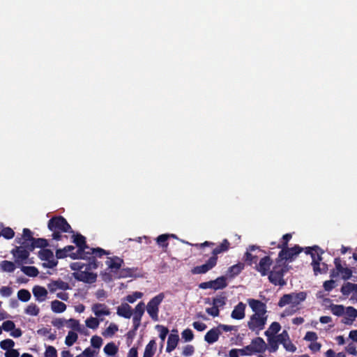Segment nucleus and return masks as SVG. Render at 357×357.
I'll list each match as a JSON object with an SVG mask.
<instances>
[{
	"instance_id": "obj_28",
	"label": "nucleus",
	"mask_w": 357,
	"mask_h": 357,
	"mask_svg": "<svg viewBox=\"0 0 357 357\" xmlns=\"http://www.w3.org/2000/svg\"><path fill=\"white\" fill-rule=\"evenodd\" d=\"M256 250H259V247H257L256 245H250L247 249V252H245V261H248L250 264L257 263V257L255 255H253L252 254V252H253Z\"/></svg>"
},
{
	"instance_id": "obj_56",
	"label": "nucleus",
	"mask_w": 357,
	"mask_h": 357,
	"mask_svg": "<svg viewBox=\"0 0 357 357\" xmlns=\"http://www.w3.org/2000/svg\"><path fill=\"white\" fill-rule=\"evenodd\" d=\"M225 305V298L223 296H218L213 298V305L219 308L223 307Z\"/></svg>"
},
{
	"instance_id": "obj_14",
	"label": "nucleus",
	"mask_w": 357,
	"mask_h": 357,
	"mask_svg": "<svg viewBox=\"0 0 357 357\" xmlns=\"http://www.w3.org/2000/svg\"><path fill=\"white\" fill-rule=\"evenodd\" d=\"M91 311L94 315L102 321V317L110 314L109 308L104 303H96L91 305Z\"/></svg>"
},
{
	"instance_id": "obj_53",
	"label": "nucleus",
	"mask_w": 357,
	"mask_h": 357,
	"mask_svg": "<svg viewBox=\"0 0 357 357\" xmlns=\"http://www.w3.org/2000/svg\"><path fill=\"white\" fill-rule=\"evenodd\" d=\"M15 323L12 321H9V320L4 321L1 326L2 330L7 331V332H8V331L11 332L13 330L15 329Z\"/></svg>"
},
{
	"instance_id": "obj_51",
	"label": "nucleus",
	"mask_w": 357,
	"mask_h": 357,
	"mask_svg": "<svg viewBox=\"0 0 357 357\" xmlns=\"http://www.w3.org/2000/svg\"><path fill=\"white\" fill-rule=\"evenodd\" d=\"M91 344L95 349H99L102 346V340L100 337L98 336H93L91 339Z\"/></svg>"
},
{
	"instance_id": "obj_31",
	"label": "nucleus",
	"mask_w": 357,
	"mask_h": 357,
	"mask_svg": "<svg viewBox=\"0 0 357 357\" xmlns=\"http://www.w3.org/2000/svg\"><path fill=\"white\" fill-rule=\"evenodd\" d=\"M78 340L77 332L74 331H68L66 338H65V344L68 347L73 346Z\"/></svg>"
},
{
	"instance_id": "obj_41",
	"label": "nucleus",
	"mask_w": 357,
	"mask_h": 357,
	"mask_svg": "<svg viewBox=\"0 0 357 357\" xmlns=\"http://www.w3.org/2000/svg\"><path fill=\"white\" fill-rule=\"evenodd\" d=\"M104 351L107 355L114 356L118 351L117 347L112 342L107 344L104 347Z\"/></svg>"
},
{
	"instance_id": "obj_3",
	"label": "nucleus",
	"mask_w": 357,
	"mask_h": 357,
	"mask_svg": "<svg viewBox=\"0 0 357 357\" xmlns=\"http://www.w3.org/2000/svg\"><path fill=\"white\" fill-rule=\"evenodd\" d=\"M306 298V293L303 291L294 292L289 294H284L279 301L278 305L284 307L287 305L290 307L286 309L283 315H290L295 312L298 308V305H300Z\"/></svg>"
},
{
	"instance_id": "obj_32",
	"label": "nucleus",
	"mask_w": 357,
	"mask_h": 357,
	"mask_svg": "<svg viewBox=\"0 0 357 357\" xmlns=\"http://www.w3.org/2000/svg\"><path fill=\"white\" fill-rule=\"evenodd\" d=\"M100 321L96 317H90L85 320V325L87 328L95 330L98 328Z\"/></svg>"
},
{
	"instance_id": "obj_13",
	"label": "nucleus",
	"mask_w": 357,
	"mask_h": 357,
	"mask_svg": "<svg viewBox=\"0 0 357 357\" xmlns=\"http://www.w3.org/2000/svg\"><path fill=\"white\" fill-rule=\"evenodd\" d=\"M38 257L41 260L46 261L47 264H44L49 268H53L56 266L57 261L54 259L53 252L48 249H42L38 252Z\"/></svg>"
},
{
	"instance_id": "obj_49",
	"label": "nucleus",
	"mask_w": 357,
	"mask_h": 357,
	"mask_svg": "<svg viewBox=\"0 0 357 357\" xmlns=\"http://www.w3.org/2000/svg\"><path fill=\"white\" fill-rule=\"evenodd\" d=\"M38 333L41 335L47 336L50 340H54L56 339V334L51 333V331L46 328L38 330Z\"/></svg>"
},
{
	"instance_id": "obj_44",
	"label": "nucleus",
	"mask_w": 357,
	"mask_h": 357,
	"mask_svg": "<svg viewBox=\"0 0 357 357\" xmlns=\"http://www.w3.org/2000/svg\"><path fill=\"white\" fill-rule=\"evenodd\" d=\"M143 296V294L139 291H135L132 293L131 294L128 295L125 300L130 303H135L137 299L141 298Z\"/></svg>"
},
{
	"instance_id": "obj_45",
	"label": "nucleus",
	"mask_w": 357,
	"mask_h": 357,
	"mask_svg": "<svg viewBox=\"0 0 357 357\" xmlns=\"http://www.w3.org/2000/svg\"><path fill=\"white\" fill-rule=\"evenodd\" d=\"M345 308L342 305H332L331 306L332 313L337 316L344 315Z\"/></svg>"
},
{
	"instance_id": "obj_15",
	"label": "nucleus",
	"mask_w": 357,
	"mask_h": 357,
	"mask_svg": "<svg viewBox=\"0 0 357 357\" xmlns=\"http://www.w3.org/2000/svg\"><path fill=\"white\" fill-rule=\"evenodd\" d=\"M252 354L261 353L266 349V344L261 337H256L248 345Z\"/></svg>"
},
{
	"instance_id": "obj_35",
	"label": "nucleus",
	"mask_w": 357,
	"mask_h": 357,
	"mask_svg": "<svg viewBox=\"0 0 357 357\" xmlns=\"http://www.w3.org/2000/svg\"><path fill=\"white\" fill-rule=\"evenodd\" d=\"M280 325L278 322H273L268 330L265 332L266 337L275 336V335L280 330Z\"/></svg>"
},
{
	"instance_id": "obj_50",
	"label": "nucleus",
	"mask_w": 357,
	"mask_h": 357,
	"mask_svg": "<svg viewBox=\"0 0 357 357\" xmlns=\"http://www.w3.org/2000/svg\"><path fill=\"white\" fill-rule=\"evenodd\" d=\"M243 266L241 264H236L229 268V272L231 277L237 275L243 270Z\"/></svg>"
},
{
	"instance_id": "obj_39",
	"label": "nucleus",
	"mask_w": 357,
	"mask_h": 357,
	"mask_svg": "<svg viewBox=\"0 0 357 357\" xmlns=\"http://www.w3.org/2000/svg\"><path fill=\"white\" fill-rule=\"evenodd\" d=\"M31 293L26 289H20L17 292V298L22 302H27L31 299Z\"/></svg>"
},
{
	"instance_id": "obj_26",
	"label": "nucleus",
	"mask_w": 357,
	"mask_h": 357,
	"mask_svg": "<svg viewBox=\"0 0 357 357\" xmlns=\"http://www.w3.org/2000/svg\"><path fill=\"white\" fill-rule=\"evenodd\" d=\"M220 333H220L218 327L213 328L206 333V334L205 335V337H204V340L208 344H213V343L215 342L216 341H218Z\"/></svg>"
},
{
	"instance_id": "obj_38",
	"label": "nucleus",
	"mask_w": 357,
	"mask_h": 357,
	"mask_svg": "<svg viewBox=\"0 0 357 357\" xmlns=\"http://www.w3.org/2000/svg\"><path fill=\"white\" fill-rule=\"evenodd\" d=\"M21 270L25 275L30 277H36L38 274V269L34 266H22Z\"/></svg>"
},
{
	"instance_id": "obj_52",
	"label": "nucleus",
	"mask_w": 357,
	"mask_h": 357,
	"mask_svg": "<svg viewBox=\"0 0 357 357\" xmlns=\"http://www.w3.org/2000/svg\"><path fill=\"white\" fill-rule=\"evenodd\" d=\"M181 336H182V338L184 339L185 342H190L194 337L192 331L189 328L185 329L181 333Z\"/></svg>"
},
{
	"instance_id": "obj_6",
	"label": "nucleus",
	"mask_w": 357,
	"mask_h": 357,
	"mask_svg": "<svg viewBox=\"0 0 357 357\" xmlns=\"http://www.w3.org/2000/svg\"><path fill=\"white\" fill-rule=\"evenodd\" d=\"M287 271L284 264L280 263L276 264L273 268V270L270 272L268 279L270 282L275 285L284 286L286 284V282L283 279L284 273Z\"/></svg>"
},
{
	"instance_id": "obj_40",
	"label": "nucleus",
	"mask_w": 357,
	"mask_h": 357,
	"mask_svg": "<svg viewBox=\"0 0 357 357\" xmlns=\"http://www.w3.org/2000/svg\"><path fill=\"white\" fill-rule=\"evenodd\" d=\"M47 241L46 240L43 239V238H38V239H34L33 238V241H32V242L31 243V244L29 245V250H32L34 248H43V247H45L47 245Z\"/></svg>"
},
{
	"instance_id": "obj_21",
	"label": "nucleus",
	"mask_w": 357,
	"mask_h": 357,
	"mask_svg": "<svg viewBox=\"0 0 357 357\" xmlns=\"http://www.w3.org/2000/svg\"><path fill=\"white\" fill-rule=\"evenodd\" d=\"M357 317V310L349 306L345 308L342 323L347 325H351Z\"/></svg>"
},
{
	"instance_id": "obj_55",
	"label": "nucleus",
	"mask_w": 357,
	"mask_h": 357,
	"mask_svg": "<svg viewBox=\"0 0 357 357\" xmlns=\"http://www.w3.org/2000/svg\"><path fill=\"white\" fill-rule=\"evenodd\" d=\"M45 357H57L56 349L53 346H47L45 351Z\"/></svg>"
},
{
	"instance_id": "obj_57",
	"label": "nucleus",
	"mask_w": 357,
	"mask_h": 357,
	"mask_svg": "<svg viewBox=\"0 0 357 357\" xmlns=\"http://www.w3.org/2000/svg\"><path fill=\"white\" fill-rule=\"evenodd\" d=\"M91 250V253L93 254V255H95L96 256H98V257H101L104 255H109V253L102 249V248H91L90 249ZM86 253L89 254L90 252L89 251H87L86 252Z\"/></svg>"
},
{
	"instance_id": "obj_4",
	"label": "nucleus",
	"mask_w": 357,
	"mask_h": 357,
	"mask_svg": "<svg viewBox=\"0 0 357 357\" xmlns=\"http://www.w3.org/2000/svg\"><path fill=\"white\" fill-rule=\"evenodd\" d=\"M308 253L310 254L312 257V266L315 275L319 273H325L328 270V266L321 262V254L323 252L317 246L308 248Z\"/></svg>"
},
{
	"instance_id": "obj_19",
	"label": "nucleus",
	"mask_w": 357,
	"mask_h": 357,
	"mask_svg": "<svg viewBox=\"0 0 357 357\" xmlns=\"http://www.w3.org/2000/svg\"><path fill=\"white\" fill-rule=\"evenodd\" d=\"M246 305L243 302L238 303L234 306L231 313V317L236 320H242L245 317Z\"/></svg>"
},
{
	"instance_id": "obj_43",
	"label": "nucleus",
	"mask_w": 357,
	"mask_h": 357,
	"mask_svg": "<svg viewBox=\"0 0 357 357\" xmlns=\"http://www.w3.org/2000/svg\"><path fill=\"white\" fill-rule=\"evenodd\" d=\"M23 238L24 241L22 244H25L29 246L32 241H33V238L32 237V233L29 229H24L23 230Z\"/></svg>"
},
{
	"instance_id": "obj_42",
	"label": "nucleus",
	"mask_w": 357,
	"mask_h": 357,
	"mask_svg": "<svg viewBox=\"0 0 357 357\" xmlns=\"http://www.w3.org/2000/svg\"><path fill=\"white\" fill-rule=\"evenodd\" d=\"M118 331V326L115 324H110L109 326L102 333L105 337H112Z\"/></svg>"
},
{
	"instance_id": "obj_29",
	"label": "nucleus",
	"mask_w": 357,
	"mask_h": 357,
	"mask_svg": "<svg viewBox=\"0 0 357 357\" xmlns=\"http://www.w3.org/2000/svg\"><path fill=\"white\" fill-rule=\"evenodd\" d=\"M24 312L27 315L36 317L40 313V307L35 303H31L24 308Z\"/></svg>"
},
{
	"instance_id": "obj_20",
	"label": "nucleus",
	"mask_w": 357,
	"mask_h": 357,
	"mask_svg": "<svg viewBox=\"0 0 357 357\" xmlns=\"http://www.w3.org/2000/svg\"><path fill=\"white\" fill-rule=\"evenodd\" d=\"M335 268L337 271V274H340L342 279L348 280L352 275L351 270L348 267H344L341 264V261L340 259L337 258L335 259Z\"/></svg>"
},
{
	"instance_id": "obj_24",
	"label": "nucleus",
	"mask_w": 357,
	"mask_h": 357,
	"mask_svg": "<svg viewBox=\"0 0 357 357\" xmlns=\"http://www.w3.org/2000/svg\"><path fill=\"white\" fill-rule=\"evenodd\" d=\"M66 326L70 329V331L84 333V328L80 324L79 321L75 319H69L66 321Z\"/></svg>"
},
{
	"instance_id": "obj_48",
	"label": "nucleus",
	"mask_w": 357,
	"mask_h": 357,
	"mask_svg": "<svg viewBox=\"0 0 357 357\" xmlns=\"http://www.w3.org/2000/svg\"><path fill=\"white\" fill-rule=\"evenodd\" d=\"M155 328L158 331L159 337L161 339L162 342H163L169 333L167 328L161 325H157L155 326Z\"/></svg>"
},
{
	"instance_id": "obj_10",
	"label": "nucleus",
	"mask_w": 357,
	"mask_h": 357,
	"mask_svg": "<svg viewBox=\"0 0 357 357\" xmlns=\"http://www.w3.org/2000/svg\"><path fill=\"white\" fill-rule=\"evenodd\" d=\"M282 250L279 253V259L277 261L278 263L284 264V260L291 261L294 257L301 252V249L298 247H294L291 248H287L286 247L282 248Z\"/></svg>"
},
{
	"instance_id": "obj_17",
	"label": "nucleus",
	"mask_w": 357,
	"mask_h": 357,
	"mask_svg": "<svg viewBox=\"0 0 357 357\" xmlns=\"http://www.w3.org/2000/svg\"><path fill=\"white\" fill-rule=\"evenodd\" d=\"M272 260L269 257L261 258L258 264L256 265V270L259 271L261 275H266L270 271Z\"/></svg>"
},
{
	"instance_id": "obj_11",
	"label": "nucleus",
	"mask_w": 357,
	"mask_h": 357,
	"mask_svg": "<svg viewBox=\"0 0 357 357\" xmlns=\"http://www.w3.org/2000/svg\"><path fill=\"white\" fill-rule=\"evenodd\" d=\"M218 257L212 256L203 265L197 266L193 268L192 273L193 274H204L211 270L217 264Z\"/></svg>"
},
{
	"instance_id": "obj_34",
	"label": "nucleus",
	"mask_w": 357,
	"mask_h": 357,
	"mask_svg": "<svg viewBox=\"0 0 357 357\" xmlns=\"http://www.w3.org/2000/svg\"><path fill=\"white\" fill-rule=\"evenodd\" d=\"M229 241L225 239L219 246L213 249L212 252L213 256L217 257V255L220 254L222 252L227 251L229 249Z\"/></svg>"
},
{
	"instance_id": "obj_27",
	"label": "nucleus",
	"mask_w": 357,
	"mask_h": 357,
	"mask_svg": "<svg viewBox=\"0 0 357 357\" xmlns=\"http://www.w3.org/2000/svg\"><path fill=\"white\" fill-rule=\"evenodd\" d=\"M51 310L54 313H62L66 311L67 306L66 305L59 301L54 300L50 303Z\"/></svg>"
},
{
	"instance_id": "obj_63",
	"label": "nucleus",
	"mask_w": 357,
	"mask_h": 357,
	"mask_svg": "<svg viewBox=\"0 0 357 357\" xmlns=\"http://www.w3.org/2000/svg\"><path fill=\"white\" fill-rule=\"evenodd\" d=\"M194 353V347L192 345H186L183 349L182 354L184 356H190Z\"/></svg>"
},
{
	"instance_id": "obj_8",
	"label": "nucleus",
	"mask_w": 357,
	"mask_h": 357,
	"mask_svg": "<svg viewBox=\"0 0 357 357\" xmlns=\"http://www.w3.org/2000/svg\"><path fill=\"white\" fill-rule=\"evenodd\" d=\"M29 245L27 246L25 244H22V245L17 247L11 251L17 264H22L32 263V261L29 260V252L31 251L29 250Z\"/></svg>"
},
{
	"instance_id": "obj_22",
	"label": "nucleus",
	"mask_w": 357,
	"mask_h": 357,
	"mask_svg": "<svg viewBox=\"0 0 357 357\" xmlns=\"http://www.w3.org/2000/svg\"><path fill=\"white\" fill-rule=\"evenodd\" d=\"M144 302H139L135 307L133 311V323L135 327H138L141 323L142 316L144 313Z\"/></svg>"
},
{
	"instance_id": "obj_36",
	"label": "nucleus",
	"mask_w": 357,
	"mask_h": 357,
	"mask_svg": "<svg viewBox=\"0 0 357 357\" xmlns=\"http://www.w3.org/2000/svg\"><path fill=\"white\" fill-rule=\"evenodd\" d=\"M2 271L7 273H13L15 269V264L10 261H3L0 264Z\"/></svg>"
},
{
	"instance_id": "obj_23",
	"label": "nucleus",
	"mask_w": 357,
	"mask_h": 357,
	"mask_svg": "<svg viewBox=\"0 0 357 357\" xmlns=\"http://www.w3.org/2000/svg\"><path fill=\"white\" fill-rule=\"evenodd\" d=\"M177 333V331H172V333L169 335L166 347L167 352H171L176 347L179 341Z\"/></svg>"
},
{
	"instance_id": "obj_18",
	"label": "nucleus",
	"mask_w": 357,
	"mask_h": 357,
	"mask_svg": "<svg viewBox=\"0 0 357 357\" xmlns=\"http://www.w3.org/2000/svg\"><path fill=\"white\" fill-rule=\"evenodd\" d=\"M35 300L39 303L44 302L47 298L48 291L44 287L36 285L32 288Z\"/></svg>"
},
{
	"instance_id": "obj_16",
	"label": "nucleus",
	"mask_w": 357,
	"mask_h": 357,
	"mask_svg": "<svg viewBox=\"0 0 357 357\" xmlns=\"http://www.w3.org/2000/svg\"><path fill=\"white\" fill-rule=\"evenodd\" d=\"M50 293H54L58 290L66 291L70 289V284L60 279L52 280L47 285Z\"/></svg>"
},
{
	"instance_id": "obj_7",
	"label": "nucleus",
	"mask_w": 357,
	"mask_h": 357,
	"mask_svg": "<svg viewBox=\"0 0 357 357\" xmlns=\"http://www.w3.org/2000/svg\"><path fill=\"white\" fill-rule=\"evenodd\" d=\"M105 263L111 270V272L114 273L115 278H125L128 275V271L126 270L121 269L123 263L122 259L118 257H107Z\"/></svg>"
},
{
	"instance_id": "obj_33",
	"label": "nucleus",
	"mask_w": 357,
	"mask_h": 357,
	"mask_svg": "<svg viewBox=\"0 0 357 357\" xmlns=\"http://www.w3.org/2000/svg\"><path fill=\"white\" fill-rule=\"evenodd\" d=\"M213 286L214 290H218L224 289L227 287V284L226 282V278L223 276L219 277L217 279L212 280Z\"/></svg>"
},
{
	"instance_id": "obj_30",
	"label": "nucleus",
	"mask_w": 357,
	"mask_h": 357,
	"mask_svg": "<svg viewBox=\"0 0 357 357\" xmlns=\"http://www.w3.org/2000/svg\"><path fill=\"white\" fill-rule=\"evenodd\" d=\"M156 350V342L151 340L145 347L143 357H153Z\"/></svg>"
},
{
	"instance_id": "obj_62",
	"label": "nucleus",
	"mask_w": 357,
	"mask_h": 357,
	"mask_svg": "<svg viewBox=\"0 0 357 357\" xmlns=\"http://www.w3.org/2000/svg\"><path fill=\"white\" fill-rule=\"evenodd\" d=\"M304 340L306 341H310V342H313L317 340V335L314 332L308 331L306 333V334L304 337Z\"/></svg>"
},
{
	"instance_id": "obj_1",
	"label": "nucleus",
	"mask_w": 357,
	"mask_h": 357,
	"mask_svg": "<svg viewBox=\"0 0 357 357\" xmlns=\"http://www.w3.org/2000/svg\"><path fill=\"white\" fill-rule=\"evenodd\" d=\"M247 302L253 312L248 321L247 326L250 331L258 334L264 328L267 321L266 305L254 298H249Z\"/></svg>"
},
{
	"instance_id": "obj_60",
	"label": "nucleus",
	"mask_w": 357,
	"mask_h": 357,
	"mask_svg": "<svg viewBox=\"0 0 357 357\" xmlns=\"http://www.w3.org/2000/svg\"><path fill=\"white\" fill-rule=\"evenodd\" d=\"M280 344H283L289 340V336L286 331H282L280 335L275 336Z\"/></svg>"
},
{
	"instance_id": "obj_58",
	"label": "nucleus",
	"mask_w": 357,
	"mask_h": 357,
	"mask_svg": "<svg viewBox=\"0 0 357 357\" xmlns=\"http://www.w3.org/2000/svg\"><path fill=\"white\" fill-rule=\"evenodd\" d=\"M66 319L63 318H56L52 321V324L57 328H61L66 326Z\"/></svg>"
},
{
	"instance_id": "obj_2",
	"label": "nucleus",
	"mask_w": 357,
	"mask_h": 357,
	"mask_svg": "<svg viewBox=\"0 0 357 357\" xmlns=\"http://www.w3.org/2000/svg\"><path fill=\"white\" fill-rule=\"evenodd\" d=\"M70 267L72 270L75 271L73 273V277L78 280L85 283L95 282L97 278V275L91 272L92 264H84L80 261H76L70 264ZM93 268H96V264H93Z\"/></svg>"
},
{
	"instance_id": "obj_59",
	"label": "nucleus",
	"mask_w": 357,
	"mask_h": 357,
	"mask_svg": "<svg viewBox=\"0 0 357 357\" xmlns=\"http://www.w3.org/2000/svg\"><path fill=\"white\" fill-rule=\"evenodd\" d=\"M2 235L6 238L10 239L14 236V231L9 227L3 228L0 233V236Z\"/></svg>"
},
{
	"instance_id": "obj_54",
	"label": "nucleus",
	"mask_w": 357,
	"mask_h": 357,
	"mask_svg": "<svg viewBox=\"0 0 357 357\" xmlns=\"http://www.w3.org/2000/svg\"><path fill=\"white\" fill-rule=\"evenodd\" d=\"M169 238V235H168V234L160 235L156 238L157 243L159 245H160V246L167 247V243L166 242H167V241L168 240Z\"/></svg>"
},
{
	"instance_id": "obj_47",
	"label": "nucleus",
	"mask_w": 357,
	"mask_h": 357,
	"mask_svg": "<svg viewBox=\"0 0 357 357\" xmlns=\"http://www.w3.org/2000/svg\"><path fill=\"white\" fill-rule=\"evenodd\" d=\"M356 285L350 282L344 284L341 288V292L344 295H349L351 292L356 289Z\"/></svg>"
},
{
	"instance_id": "obj_12",
	"label": "nucleus",
	"mask_w": 357,
	"mask_h": 357,
	"mask_svg": "<svg viewBox=\"0 0 357 357\" xmlns=\"http://www.w3.org/2000/svg\"><path fill=\"white\" fill-rule=\"evenodd\" d=\"M73 242L77 245L79 249L77 253H72L70 256L73 259L78 257L82 258V253L85 252V250L88 248L86 245L85 238L79 234L75 235L73 236Z\"/></svg>"
},
{
	"instance_id": "obj_64",
	"label": "nucleus",
	"mask_w": 357,
	"mask_h": 357,
	"mask_svg": "<svg viewBox=\"0 0 357 357\" xmlns=\"http://www.w3.org/2000/svg\"><path fill=\"white\" fill-rule=\"evenodd\" d=\"M326 357H346L345 354L342 352L335 354L332 349H328L326 354Z\"/></svg>"
},
{
	"instance_id": "obj_46",
	"label": "nucleus",
	"mask_w": 357,
	"mask_h": 357,
	"mask_svg": "<svg viewBox=\"0 0 357 357\" xmlns=\"http://www.w3.org/2000/svg\"><path fill=\"white\" fill-rule=\"evenodd\" d=\"M14 346L15 342L11 339H6L0 342L1 348L6 351L13 349Z\"/></svg>"
},
{
	"instance_id": "obj_9",
	"label": "nucleus",
	"mask_w": 357,
	"mask_h": 357,
	"mask_svg": "<svg viewBox=\"0 0 357 357\" xmlns=\"http://www.w3.org/2000/svg\"><path fill=\"white\" fill-rule=\"evenodd\" d=\"M48 228L52 231L71 232V227L63 217L53 218L49 220Z\"/></svg>"
},
{
	"instance_id": "obj_25",
	"label": "nucleus",
	"mask_w": 357,
	"mask_h": 357,
	"mask_svg": "<svg viewBox=\"0 0 357 357\" xmlns=\"http://www.w3.org/2000/svg\"><path fill=\"white\" fill-rule=\"evenodd\" d=\"M116 314L126 319H130L132 315V307L128 303H122L117 307Z\"/></svg>"
},
{
	"instance_id": "obj_5",
	"label": "nucleus",
	"mask_w": 357,
	"mask_h": 357,
	"mask_svg": "<svg viewBox=\"0 0 357 357\" xmlns=\"http://www.w3.org/2000/svg\"><path fill=\"white\" fill-rule=\"evenodd\" d=\"M165 298V294L160 293L152 298L146 305V312L152 320L158 321L159 306Z\"/></svg>"
},
{
	"instance_id": "obj_61",
	"label": "nucleus",
	"mask_w": 357,
	"mask_h": 357,
	"mask_svg": "<svg viewBox=\"0 0 357 357\" xmlns=\"http://www.w3.org/2000/svg\"><path fill=\"white\" fill-rule=\"evenodd\" d=\"M286 351L289 352H295L296 350V347L292 344L290 340H288L284 343L282 344Z\"/></svg>"
},
{
	"instance_id": "obj_37",
	"label": "nucleus",
	"mask_w": 357,
	"mask_h": 357,
	"mask_svg": "<svg viewBox=\"0 0 357 357\" xmlns=\"http://www.w3.org/2000/svg\"><path fill=\"white\" fill-rule=\"evenodd\" d=\"M268 337V350L270 352H275L278 349L279 342L275 336H270Z\"/></svg>"
}]
</instances>
